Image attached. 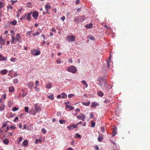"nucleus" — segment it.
Wrapping results in <instances>:
<instances>
[{
  "label": "nucleus",
  "instance_id": "nucleus-43",
  "mask_svg": "<svg viewBox=\"0 0 150 150\" xmlns=\"http://www.w3.org/2000/svg\"><path fill=\"white\" fill-rule=\"evenodd\" d=\"M41 132L43 134H45L47 132L46 130L44 128L41 129Z\"/></svg>",
  "mask_w": 150,
  "mask_h": 150
},
{
  "label": "nucleus",
  "instance_id": "nucleus-63",
  "mask_svg": "<svg viewBox=\"0 0 150 150\" xmlns=\"http://www.w3.org/2000/svg\"><path fill=\"white\" fill-rule=\"evenodd\" d=\"M76 117L79 119V120H80V119H81V117H80V115H78V116H76Z\"/></svg>",
  "mask_w": 150,
  "mask_h": 150
},
{
  "label": "nucleus",
  "instance_id": "nucleus-54",
  "mask_svg": "<svg viewBox=\"0 0 150 150\" xmlns=\"http://www.w3.org/2000/svg\"><path fill=\"white\" fill-rule=\"evenodd\" d=\"M94 117L93 114L92 113H91L90 115V118H92Z\"/></svg>",
  "mask_w": 150,
  "mask_h": 150
},
{
  "label": "nucleus",
  "instance_id": "nucleus-26",
  "mask_svg": "<svg viewBox=\"0 0 150 150\" xmlns=\"http://www.w3.org/2000/svg\"><path fill=\"white\" fill-rule=\"evenodd\" d=\"M81 82L85 86L86 88L88 87V85L85 81H82Z\"/></svg>",
  "mask_w": 150,
  "mask_h": 150
},
{
  "label": "nucleus",
  "instance_id": "nucleus-8",
  "mask_svg": "<svg viewBox=\"0 0 150 150\" xmlns=\"http://www.w3.org/2000/svg\"><path fill=\"white\" fill-rule=\"evenodd\" d=\"M32 16L33 18L35 20L37 19L38 16V12L36 11H35L33 12L32 13Z\"/></svg>",
  "mask_w": 150,
  "mask_h": 150
},
{
  "label": "nucleus",
  "instance_id": "nucleus-7",
  "mask_svg": "<svg viewBox=\"0 0 150 150\" xmlns=\"http://www.w3.org/2000/svg\"><path fill=\"white\" fill-rule=\"evenodd\" d=\"M31 54L33 55H39L40 53V52L37 50H34L31 52Z\"/></svg>",
  "mask_w": 150,
  "mask_h": 150
},
{
  "label": "nucleus",
  "instance_id": "nucleus-45",
  "mask_svg": "<svg viewBox=\"0 0 150 150\" xmlns=\"http://www.w3.org/2000/svg\"><path fill=\"white\" fill-rule=\"evenodd\" d=\"M76 137H78L79 138H81V135L79 134H76L75 138H76Z\"/></svg>",
  "mask_w": 150,
  "mask_h": 150
},
{
  "label": "nucleus",
  "instance_id": "nucleus-61",
  "mask_svg": "<svg viewBox=\"0 0 150 150\" xmlns=\"http://www.w3.org/2000/svg\"><path fill=\"white\" fill-rule=\"evenodd\" d=\"M8 33V30H6L4 32V34L5 35H7Z\"/></svg>",
  "mask_w": 150,
  "mask_h": 150
},
{
  "label": "nucleus",
  "instance_id": "nucleus-25",
  "mask_svg": "<svg viewBox=\"0 0 150 150\" xmlns=\"http://www.w3.org/2000/svg\"><path fill=\"white\" fill-rule=\"evenodd\" d=\"M33 85V82H30L28 83V86L30 88H32Z\"/></svg>",
  "mask_w": 150,
  "mask_h": 150
},
{
  "label": "nucleus",
  "instance_id": "nucleus-18",
  "mask_svg": "<svg viewBox=\"0 0 150 150\" xmlns=\"http://www.w3.org/2000/svg\"><path fill=\"white\" fill-rule=\"evenodd\" d=\"M98 105L97 103L93 102L91 103V106L93 108L97 106Z\"/></svg>",
  "mask_w": 150,
  "mask_h": 150
},
{
  "label": "nucleus",
  "instance_id": "nucleus-38",
  "mask_svg": "<svg viewBox=\"0 0 150 150\" xmlns=\"http://www.w3.org/2000/svg\"><path fill=\"white\" fill-rule=\"evenodd\" d=\"M67 128L69 130H71L73 129H72L73 128L72 127L71 125L69 126H67Z\"/></svg>",
  "mask_w": 150,
  "mask_h": 150
},
{
  "label": "nucleus",
  "instance_id": "nucleus-19",
  "mask_svg": "<svg viewBox=\"0 0 150 150\" xmlns=\"http://www.w3.org/2000/svg\"><path fill=\"white\" fill-rule=\"evenodd\" d=\"M97 93L98 95L100 97H102L104 95V93L101 91H98Z\"/></svg>",
  "mask_w": 150,
  "mask_h": 150
},
{
  "label": "nucleus",
  "instance_id": "nucleus-6",
  "mask_svg": "<svg viewBox=\"0 0 150 150\" xmlns=\"http://www.w3.org/2000/svg\"><path fill=\"white\" fill-rule=\"evenodd\" d=\"M67 40L69 42H73L75 41V37L74 35L69 36L67 37Z\"/></svg>",
  "mask_w": 150,
  "mask_h": 150
},
{
  "label": "nucleus",
  "instance_id": "nucleus-31",
  "mask_svg": "<svg viewBox=\"0 0 150 150\" xmlns=\"http://www.w3.org/2000/svg\"><path fill=\"white\" fill-rule=\"evenodd\" d=\"M90 102H88L87 103L83 102L82 103V104L83 105H86V106H89V105H90Z\"/></svg>",
  "mask_w": 150,
  "mask_h": 150
},
{
  "label": "nucleus",
  "instance_id": "nucleus-40",
  "mask_svg": "<svg viewBox=\"0 0 150 150\" xmlns=\"http://www.w3.org/2000/svg\"><path fill=\"white\" fill-rule=\"evenodd\" d=\"M23 137H21L19 138V139H18V141H17V143L18 144L22 140Z\"/></svg>",
  "mask_w": 150,
  "mask_h": 150
},
{
  "label": "nucleus",
  "instance_id": "nucleus-21",
  "mask_svg": "<svg viewBox=\"0 0 150 150\" xmlns=\"http://www.w3.org/2000/svg\"><path fill=\"white\" fill-rule=\"evenodd\" d=\"M7 59L3 57L1 54H0V61L6 60Z\"/></svg>",
  "mask_w": 150,
  "mask_h": 150
},
{
  "label": "nucleus",
  "instance_id": "nucleus-9",
  "mask_svg": "<svg viewBox=\"0 0 150 150\" xmlns=\"http://www.w3.org/2000/svg\"><path fill=\"white\" fill-rule=\"evenodd\" d=\"M18 76V74L17 73L16 71H11V72H10V76L13 77L17 76Z\"/></svg>",
  "mask_w": 150,
  "mask_h": 150
},
{
  "label": "nucleus",
  "instance_id": "nucleus-52",
  "mask_svg": "<svg viewBox=\"0 0 150 150\" xmlns=\"http://www.w3.org/2000/svg\"><path fill=\"white\" fill-rule=\"evenodd\" d=\"M3 6L2 2L0 1V8H3Z\"/></svg>",
  "mask_w": 150,
  "mask_h": 150
},
{
  "label": "nucleus",
  "instance_id": "nucleus-22",
  "mask_svg": "<svg viewBox=\"0 0 150 150\" xmlns=\"http://www.w3.org/2000/svg\"><path fill=\"white\" fill-rule=\"evenodd\" d=\"M17 23V21L15 20H13V21H11L10 22V23L11 24V25H16Z\"/></svg>",
  "mask_w": 150,
  "mask_h": 150
},
{
  "label": "nucleus",
  "instance_id": "nucleus-11",
  "mask_svg": "<svg viewBox=\"0 0 150 150\" xmlns=\"http://www.w3.org/2000/svg\"><path fill=\"white\" fill-rule=\"evenodd\" d=\"M32 13V12H30L29 13H28L26 14L27 16L26 19H27L28 21H30L31 20V15Z\"/></svg>",
  "mask_w": 150,
  "mask_h": 150
},
{
  "label": "nucleus",
  "instance_id": "nucleus-36",
  "mask_svg": "<svg viewBox=\"0 0 150 150\" xmlns=\"http://www.w3.org/2000/svg\"><path fill=\"white\" fill-rule=\"evenodd\" d=\"M13 82L15 84L17 83L18 82V79H13Z\"/></svg>",
  "mask_w": 150,
  "mask_h": 150
},
{
  "label": "nucleus",
  "instance_id": "nucleus-16",
  "mask_svg": "<svg viewBox=\"0 0 150 150\" xmlns=\"http://www.w3.org/2000/svg\"><path fill=\"white\" fill-rule=\"evenodd\" d=\"M103 83L104 88H107L108 86V84L106 82L105 80H104V81H103Z\"/></svg>",
  "mask_w": 150,
  "mask_h": 150
},
{
  "label": "nucleus",
  "instance_id": "nucleus-33",
  "mask_svg": "<svg viewBox=\"0 0 150 150\" xmlns=\"http://www.w3.org/2000/svg\"><path fill=\"white\" fill-rule=\"evenodd\" d=\"M51 8V6L48 4L46 5L45 6V8H46V10H48L49 9Z\"/></svg>",
  "mask_w": 150,
  "mask_h": 150
},
{
  "label": "nucleus",
  "instance_id": "nucleus-57",
  "mask_svg": "<svg viewBox=\"0 0 150 150\" xmlns=\"http://www.w3.org/2000/svg\"><path fill=\"white\" fill-rule=\"evenodd\" d=\"M95 148L96 149L95 150H99V148L98 146H95Z\"/></svg>",
  "mask_w": 150,
  "mask_h": 150
},
{
  "label": "nucleus",
  "instance_id": "nucleus-44",
  "mask_svg": "<svg viewBox=\"0 0 150 150\" xmlns=\"http://www.w3.org/2000/svg\"><path fill=\"white\" fill-rule=\"evenodd\" d=\"M26 112H28V107H25L24 108Z\"/></svg>",
  "mask_w": 150,
  "mask_h": 150
},
{
  "label": "nucleus",
  "instance_id": "nucleus-58",
  "mask_svg": "<svg viewBox=\"0 0 150 150\" xmlns=\"http://www.w3.org/2000/svg\"><path fill=\"white\" fill-rule=\"evenodd\" d=\"M2 97L4 98L5 99L6 97V94H3L2 95Z\"/></svg>",
  "mask_w": 150,
  "mask_h": 150
},
{
  "label": "nucleus",
  "instance_id": "nucleus-56",
  "mask_svg": "<svg viewBox=\"0 0 150 150\" xmlns=\"http://www.w3.org/2000/svg\"><path fill=\"white\" fill-rule=\"evenodd\" d=\"M101 131L103 132H104V131H105V129L103 127H101Z\"/></svg>",
  "mask_w": 150,
  "mask_h": 150
},
{
  "label": "nucleus",
  "instance_id": "nucleus-32",
  "mask_svg": "<svg viewBox=\"0 0 150 150\" xmlns=\"http://www.w3.org/2000/svg\"><path fill=\"white\" fill-rule=\"evenodd\" d=\"M14 91V88L13 86L10 87V93L13 92Z\"/></svg>",
  "mask_w": 150,
  "mask_h": 150
},
{
  "label": "nucleus",
  "instance_id": "nucleus-53",
  "mask_svg": "<svg viewBox=\"0 0 150 150\" xmlns=\"http://www.w3.org/2000/svg\"><path fill=\"white\" fill-rule=\"evenodd\" d=\"M18 119H19L18 117L16 116V117H15V119H14V120H13V121L14 122H16V120H18Z\"/></svg>",
  "mask_w": 150,
  "mask_h": 150
},
{
  "label": "nucleus",
  "instance_id": "nucleus-51",
  "mask_svg": "<svg viewBox=\"0 0 150 150\" xmlns=\"http://www.w3.org/2000/svg\"><path fill=\"white\" fill-rule=\"evenodd\" d=\"M16 60V58H11V59H10V60L12 61V62H14Z\"/></svg>",
  "mask_w": 150,
  "mask_h": 150
},
{
  "label": "nucleus",
  "instance_id": "nucleus-49",
  "mask_svg": "<svg viewBox=\"0 0 150 150\" xmlns=\"http://www.w3.org/2000/svg\"><path fill=\"white\" fill-rule=\"evenodd\" d=\"M16 127L15 126L13 125H12L11 127H10V129H12L13 130L15 129Z\"/></svg>",
  "mask_w": 150,
  "mask_h": 150
},
{
  "label": "nucleus",
  "instance_id": "nucleus-46",
  "mask_svg": "<svg viewBox=\"0 0 150 150\" xmlns=\"http://www.w3.org/2000/svg\"><path fill=\"white\" fill-rule=\"evenodd\" d=\"M96 124V123L95 122L92 121L91 122V127H93L95 126Z\"/></svg>",
  "mask_w": 150,
  "mask_h": 150
},
{
  "label": "nucleus",
  "instance_id": "nucleus-41",
  "mask_svg": "<svg viewBox=\"0 0 150 150\" xmlns=\"http://www.w3.org/2000/svg\"><path fill=\"white\" fill-rule=\"evenodd\" d=\"M40 34V33L38 32H37L36 33H35L33 34V36H35L37 35H38Z\"/></svg>",
  "mask_w": 150,
  "mask_h": 150
},
{
  "label": "nucleus",
  "instance_id": "nucleus-14",
  "mask_svg": "<svg viewBox=\"0 0 150 150\" xmlns=\"http://www.w3.org/2000/svg\"><path fill=\"white\" fill-rule=\"evenodd\" d=\"M117 128H114L113 129L112 134V136L113 137L115 136L117 133Z\"/></svg>",
  "mask_w": 150,
  "mask_h": 150
},
{
  "label": "nucleus",
  "instance_id": "nucleus-3",
  "mask_svg": "<svg viewBox=\"0 0 150 150\" xmlns=\"http://www.w3.org/2000/svg\"><path fill=\"white\" fill-rule=\"evenodd\" d=\"M21 37L20 35V34L19 33H17L16 35V37L15 38V42L16 43V42H18L19 43L20 42V39Z\"/></svg>",
  "mask_w": 150,
  "mask_h": 150
},
{
  "label": "nucleus",
  "instance_id": "nucleus-50",
  "mask_svg": "<svg viewBox=\"0 0 150 150\" xmlns=\"http://www.w3.org/2000/svg\"><path fill=\"white\" fill-rule=\"evenodd\" d=\"M65 17L64 16H63L62 17H61L60 18L61 20H62V21H63L65 20Z\"/></svg>",
  "mask_w": 150,
  "mask_h": 150
},
{
  "label": "nucleus",
  "instance_id": "nucleus-27",
  "mask_svg": "<svg viewBox=\"0 0 150 150\" xmlns=\"http://www.w3.org/2000/svg\"><path fill=\"white\" fill-rule=\"evenodd\" d=\"M3 143L5 144H7L9 143V141L7 139H5L3 140Z\"/></svg>",
  "mask_w": 150,
  "mask_h": 150
},
{
  "label": "nucleus",
  "instance_id": "nucleus-2",
  "mask_svg": "<svg viewBox=\"0 0 150 150\" xmlns=\"http://www.w3.org/2000/svg\"><path fill=\"white\" fill-rule=\"evenodd\" d=\"M85 20L84 16H80L75 18L74 21L75 22L79 23L80 22L83 21Z\"/></svg>",
  "mask_w": 150,
  "mask_h": 150
},
{
  "label": "nucleus",
  "instance_id": "nucleus-5",
  "mask_svg": "<svg viewBox=\"0 0 150 150\" xmlns=\"http://www.w3.org/2000/svg\"><path fill=\"white\" fill-rule=\"evenodd\" d=\"M11 35L12 38V40L11 41V42L12 43H14L15 42V37H14V35L15 33L12 30L11 31Z\"/></svg>",
  "mask_w": 150,
  "mask_h": 150
},
{
  "label": "nucleus",
  "instance_id": "nucleus-29",
  "mask_svg": "<svg viewBox=\"0 0 150 150\" xmlns=\"http://www.w3.org/2000/svg\"><path fill=\"white\" fill-rule=\"evenodd\" d=\"M48 98L52 100H53L54 99V95L53 94H51L50 96H48L47 97Z\"/></svg>",
  "mask_w": 150,
  "mask_h": 150
},
{
  "label": "nucleus",
  "instance_id": "nucleus-4",
  "mask_svg": "<svg viewBox=\"0 0 150 150\" xmlns=\"http://www.w3.org/2000/svg\"><path fill=\"white\" fill-rule=\"evenodd\" d=\"M35 111L32 112L33 115H35L38 112L41 110V109L39 107H38L37 105H35Z\"/></svg>",
  "mask_w": 150,
  "mask_h": 150
},
{
  "label": "nucleus",
  "instance_id": "nucleus-1",
  "mask_svg": "<svg viewBox=\"0 0 150 150\" xmlns=\"http://www.w3.org/2000/svg\"><path fill=\"white\" fill-rule=\"evenodd\" d=\"M67 70L68 72L73 74H75L77 72L76 68L74 66L71 65L67 68Z\"/></svg>",
  "mask_w": 150,
  "mask_h": 150
},
{
  "label": "nucleus",
  "instance_id": "nucleus-17",
  "mask_svg": "<svg viewBox=\"0 0 150 150\" xmlns=\"http://www.w3.org/2000/svg\"><path fill=\"white\" fill-rule=\"evenodd\" d=\"M61 97L62 98H67V95L64 93H61Z\"/></svg>",
  "mask_w": 150,
  "mask_h": 150
},
{
  "label": "nucleus",
  "instance_id": "nucleus-34",
  "mask_svg": "<svg viewBox=\"0 0 150 150\" xmlns=\"http://www.w3.org/2000/svg\"><path fill=\"white\" fill-rule=\"evenodd\" d=\"M12 3V5H14L15 4V3L17 2V1L16 0H11L10 1Z\"/></svg>",
  "mask_w": 150,
  "mask_h": 150
},
{
  "label": "nucleus",
  "instance_id": "nucleus-30",
  "mask_svg": "<svg viewBox=\"0 0 150 150\" xmlns=\"http://www.w3.org/2000/svg\"><path fill=\"white\" fill-rule=\"evenodd\" d=\"M5 108V106L3 104H1V105L0 106V111H2Z\"/></svg>",
  "mask_w": 150,
  "mask_h": 150
},
{
  "label": "nucleus",
  "instance_id": "nucleus-37",
  "mask_svg": "<svg viewBox=\"0 0 150 150\" xmlns=\"http://www.w3.org/2000/svg\"><path fill=\"white\" fill-rule=\"evenodd\" d=\"M88 38H89L90 39H91V40H95V38L93 36H91L90 35L89 36H88Z\"/></svg>",
  "mask_w": 150,
  "mask_h": 150
},
{
  "label": "nucleus",
  "instance_id": "nucleus-55",
  "mask_svg": "<svg viewBox=\"0 0 150 150\" xmlns=\"http://www.w3.org/2000/svg\"><path fill=\"white\" fill-rule=\"evenodd\" d=\"M9 129V127H8V126H7L6 130L5 131V132H8V131Z\"/></svg>",
  "mask_w": 150,
  "mask_h": 150
},
{
  "label": "nucleus",
  "instance_id": "nucleus-64",
  "mask_svg": "<svg viewBox=\"0 0 150 150\" xmlns=\"http://www.w3.org/2000/svg\"><path fill=\"white\" fill-rule=\"evenodd\" d=\"M104 27L106 28L107 29H108V28H109V26H108V25H104Z\"/></svg>",
  "mask_w": 150,
  "mask_h": 150
},
{
  "label": "nucleus",
  "instance_id": "nucleus-20",
  "mask_svg": "<svg viewBox=\"0 0 150 150\" xmlns=\"http://www.w3.org/2000/svg\"><path fill=\"white\" fill-rule=\"evenodd\" d=\"M23 145L25 146H26L28 145V141L27 140H24L22 143Z\"/></svg>",
  "mask_w": 150,
  "mask_h": 150
},
{
  "label": "nucleus",
  "instance_id": "nucleus-59",
  "mask_svg": "<svg viewBox=\"0 0 150 150\" xmlns=\"http://www.w3.org/2000/svg\"><path fill=\"white\" fill-rule=\"evenodd\" d=\"M51 31L52 32H56V30H55V29L54 28H52V29H51Z\"/></svg>",
  "mask_w": 150,
  "mask_h": 150
},
{
  "label": "nucleus",
  "instance_id": "nucleus-35",
  "mask_svg": "<svg viewBox=\"0 0 150 150\" xmlns=\"http://www.w3.org/2000/svg\"><path fill=\"white\" fill-rule=\"evenodd\" d=\"M75 96V95L74 94H70L68 95V97L69 99H70L71 98L74 97Z\"/></svg>",
  "mask_w": 150,
  "mask_h": 150
},
{
  "label": "nucleus",
  "instance_id": "nucleus-13",
  "mask_svg": "<svg viewBox=\"0 0 150 150\" xmlns=\"http://www.w3.org/2000/svg\"><path fill=\"white\" fill-rule=\"evenodd\" d=\"M79 115L80 116L81 120L83 121H84L86 117L85 115L83 113H81Z\"/></svg>",
  "mask_w": 150,
  "mask_h": 150
},
{
  "label": "nucleus",
  "instance_id": "nucleus-12",
  "mask_svg": "<svg viewBox=\"0 0 150 150\" xmlns=\"http://www.w3.org/2000/svg\"><path fill=\"white\" fill-rule=\"evenodd\" d=\"M103 135L100 134L98 138V140L99 142H101L103 139Z\"/></svg>",
  "mask_w": 150,
  "mask_h": 150
},
{
  "label": "nucleus",
  "instance_id": "nucleus-10",
  "mask_svg": "<svg viewBox=\"0 0 150 150\" xmlns=\"http://www.w3.org/2000/svg\"><path fill=\"white\" fill-rule=\"evenodd\" d=\"M105 80V79L103 77H100L99 79V85L101 87H103V81H104V80Z\"/></svg>",
  "mask_w": 150,
  "mask_h": 150
},
{
  "label": "nucleus",
  "instance_id": "nucleus-23",
  "mask_svg": "<svg viewBox=\"0 0 150 150\" xmlns=\"http://www.w3.org/2000/svg\"><path fill=\"white\" fill-rule=\"evenodd\" d=\"M7 71L5 69L1 70L0 71V73L2 74H5L7 73Z\"/></svg>",
  "mask_w": 150,
  "mask_h": 150
},
{
  "label": "nucleus",
  "instance_id": "nucleus-24",
  "mask_svg": "<svg viewBox=\"0 0 150 150\" xmlns=\"http://www.w3.org/2000/svg\"><path fill=\"white\" fill-rule=\"evenodd\" d=\"M52 87V85L50 83H48L46 85V88H50Z\"/></svg>",
  "mask_w": 150,
  "mask_h": 150
},
{
  "label": "nucleus",
  "instance_id": "nucleus-48",
  "mask_svg": "<svg viewBox=\"0 0 150 150\" xmlns=\"http://www.w3.org/2000/svg\"><path fill=\"white\" fill-rule=\"evenodd\" d=\"M56 63L57 64H60L61 63V61L60 59H59L57 60Z\"/></svg>",
  "mask_w": 150,
  "mask_h": 150
},
{
  "label": "nucleus",
  "instance_id": "nucleus-60",
  "mask_svg": "<svg viewBox=\"0 0 150 150\" xmlns=\"http://www.w3.org/2000/svg\"><path fill=\"white\" fill-rule=\"evenodd\" d=\"M26 16H27V15L26 14L25 15H24L23 16V18L25 20H26Z\"/></svg>",
  "mask_w": 150,
  "mask_h": 150
},
{
  "label": "nucleus",
  "instance_id": "nucleus-28",
  "mask_svg": "<svg viewBox=\"0 0 150 150\" xmlns=\"http://www.w3.org/2000/svg\"><path fill=\"white\" fill-rule=\"evenodd\" d=\"M92 23H90L86 25V28H91L92 26Z\"/></svg>",
  "mask_w": 150,
  "mask_h": 150
},
{
  "label": "nucleus",
  "instance_id": "nucleus-15",
  "mask_svg": "<svg viewBox=\"0 0 150 150\" xmlns=\"http://www.w3.org/2000/svg\"><path fill=\"white\" fill-rule=\"evenodd\" d=\"M5 44L4 40L2 39V37H0V45H4Z\"/></svg>",
  "mask_w": 150,
  "mask_h": 150
},
{
  "label": "nucleus",
  "instance_id": "nucleus-42",
  "mask_svg": "<svg viewBox=\"0 0 150 150\" xmlns=\"http://www.w3.org/2000/svg\"><path fill=\"white\" fill-rule=\"evenodd\" d=\"M78 124H76V125H71V126H72V127L73 128L72 129H74V128H76L77 126H78Z\"/></svg>",
  "mask_w": 150,
  "mask_h": 150
},
{
  "label": "nucleus",
  "instance_id": "nucleus-47",
  "mask_svg": "<svg viewBox=\"0 0 150 150\" xmlns=\"http://www.w3.org/2000/svg\"><path fill=\"white\" fill-rule=\"evenodd\" d=\"M18 110V108H17L16 107H14V108H13L12 109V110L14 112V111H16V110Z\"/></svg>",
  "mask_w": 150,
  "mask_h": 150
},
{
  "label": "nucleus",
  "instance_id": "nucleus-39",
  "mask_svg": "<svg viewBox=\"0 0 150 150\" xmlns=\"http://www.w3.org/2000/svg\"><path fill=\"white\" fill-rule=\"evenodd\" d=\"M59 122L61 124H65V120L62 121L61 120H59Z\"/></svg>",
  "mask_w": 150,
  "mask_h": 150
},
{
  "label": "nucleus",
  "instance_id": "nucleus-62",
  "mask_svg": "<svg viewBox=\"0 0 150 150\" xmlns=\"http://www.w3.org/2000/svg\"><path fill=\"white\" fill-rule=\"evenodd\" d=\"M32 32V31H28V34L29 35H30V33H31Z\"/></svg>",
  "mask_w": 150,
  "mask_h": 150
}]
</instances>
